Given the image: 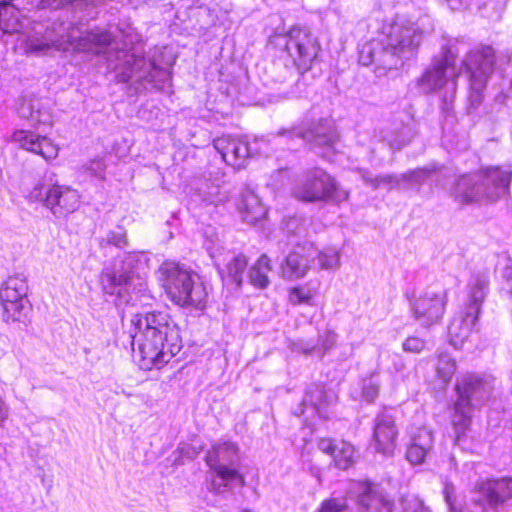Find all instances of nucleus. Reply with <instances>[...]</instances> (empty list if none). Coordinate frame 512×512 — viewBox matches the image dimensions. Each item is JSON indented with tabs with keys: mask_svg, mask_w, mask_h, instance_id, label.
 <instances>
[{
	"mask_svg": "<svg viewBox=\"0 0 512 512\" xmlns=\"http://www.w3.org/2000/svg\"><path fill=\"white\" fill-rule=\"evenodd\" d=\"M134 358L141 370H161L182 349L179 327L165 311L136 314L131 320Z\"/></svg>",
	"mask_w": 512,
	"mask_h": 512,
	"instance_id": "1",
	"label": "nucleus"
},
{
	"mask_svg": "<svg viewBox=\"0 0 512 512\" xmlns=\"http://www.w3.org/2000/svg\"><path fill=\"white\" fill-rule=\"evenodd\" d=\"M157 279L166 297L174 305L190 310H204L208 304L206 284L188 266L165 260L157 269Z\"/></svg>",
	"mask_w": 512,
	"mask_h": 512,
	"instance_id": "2",
	"label": "nucleus"
},
{
	"mask_svg": "<svg viewBox=\"0 0 512 512\" xmlns=\"http://www.w3.org/2000/svg\"><path fill=\"white\" fill-rule=\"evenodd\" d=\"M268 43L274 50L285 52L301 72L311 69L320 51L311 31L301 26H293L286 32H274Z\"/></svg>",
	"mask_w": 512,
	"mask_h": 512,
	"instance_id": "3",
	"label": "nucleus"
},
{
	"mask_svg": "<svg viewBox=\"0 0 512 512\" xmlns=\"http://www.w3.org/2000/svg\"><path fill=\"white\" fill-rule=\"evenodd\" d=\"M340 192L336 178L320 167H311L297 175L290 187L291 197L301 203L335 200Z\"/></svg>",
	"mask_w": 512,
	"mask_h": 512,
	"instance_id": "4",
	"label": "nucleus"
},
{
	"mask_svg": "<svg viewBox=\"0 0 512 512\" xmlns=\"http://www.w3.org/2000/svg\"><path fill=\"white\" fill-rule=\"evenodd\" d=\"M2 319L6 323L25 322L31 311L28 299V284L25 277L8 276L0 286Z\"/></svg>",
	"mask_w": 512,
	"mask_h": 512,
	"instance_id": "5",
	"label": "nucleus"
},
{
	"mask_svg": "<svg viewBox=\"0 0 512 512\" xmlns=\"http://www.w3.org/2000/svg\"><path fill=\"white\" fill-rule=\"evenodd\" d=\"M27 197L31 202L41 203L59 217L75 212L81 203V195L76 189L57 182L50 185L38 183L29 191Z\"/></svg>",
	"mask_w": 512,
	"mask_h": 512,
	"instance_id": "6",
	"label": "nucleus"
},
{
	"mask_svg": "<svg viewBox=\"0 0 512 512\" xmlns=\"http://www.w3.org/2000/svg\"><path fill=\"white\" fill-rule=\"evenodd\" d=\"M416 28L401 21H383L375 41L381 48L393 55H399L406 49L418 45Z\"/></svg>",
	"mask_w": 512,
	"mask_h": 512,
	"instance_id": "7",
	"label": "nucleus"
},
{
	"mask_svg": "<svg viewBox=\"0 0 512 512\" xmlns=\"http://www.w3.org/2000/svg\"><path fill=\"white\" fill-rule=\"evenodd\" d=\"M475 503L482 507L497 509L512 499V476L480 479L474 487Z\"/></svg>",
	"mask_w": 512,
	"mask_h": 512,
	"instance_id": "8",
	"label": "nucleus"
},
{
	"mask_svg": "<svg viewBox=\"0 0 512 512\" xmlns=\"http://www.w3.org/2000/svg\"><path fill=\"white\" fill-rule=\"evenodd\" d=\"M448 302L447 291L427 290L420 296L411 300V309L414 317L426 327L441 321Z\"/></svg>",
	"mask_w": 512,
	"mask_h": 512,
	"instance_id": "9",
	"label": "nucleus"
},
{
	"mask_svg": "<svg viewBox=\"0 0 512 512\" xmlns=\"http://www.w3.org/2000/svg\"><path fill=\"white\" fill-rule=\"evenodd\" d=\"M482 182L485 200L494 202L509 193L512 171L502 166H488L477 170Z\"/></svg>",
	"mask_w": 512,
	"mask_h": 512,
	"instance_id": "10",
	"label": "nucleus"
},
{
	"mask_svg": "<svg viewBox=\"0 0 512 512\" xmlns=\"http://www.w3.org/2000/svg\"><path fill=\"white\" fill-rule=\"evenodd\" d=\"M13 142L28 152L41 156L47 162L56 159L60 147L51 138L41 136L30 130L18 129L11 135Z\"/></svg>",
	"mask_w": 512,
	"mask_h": 512,
	"instance_id": "11",
	"label": "nucleus"
},
{
	"mask_svg": "<svg viewBox=\"0 0 512 512\" xmlns=\"http://www.w3.org/2000/svg\"><path fill=\"white\" fill-rule=\"evenodd\" d=\"M213 145L223 161L235 169L243 168L251 156L249 143L244 137L222 135L214 139Z\"/></svg>",
	"mask_w": 512,
	"mask_h": 512,
	"instance_id": "12",
	"label": "nucleus"
},
{
	"mask_svg": "<svg viewBox=\"0 0 512 512\" xmlns=\"http://www.w3.org/2000/svg\"><path fill=\"white\" fill-rule=\"evenodd\" d=\"M317 247L312 243L298 244L285 258L281 265L282 274L288 279L304 277L315 260Z\"/></svg>",
	"mask_w": 512,
	"mask_h": 512,
	"instance_id": "13",
	"label": "nucleus"
},
{
	"mask_svg": "<svg viewBox=\"0 0 512 512\" xmlns=\"http://www.w3.org/2000/svg\"><path fill=\"white\" fill-rule=\"evenodd\" d=\"M359 485L361 491L357 496V503L365 512H394L392 498L378 483L366 479Z\"/></svg>",
	"mask_w": 512,
	"mask_h": 512,
	"instance_id": "14",
	"label": "nucleus"
},
{
	"mask_svg": "<svg viewBox=\"0 0 512 512\" xmlns=\"http://www.w3.org/2000/svg\"><path fill=\"white\" fill-rule=\"evenodd\" d=\"M399 432L393 416L378 415L372 435V444L376 452L383 455H392L397 447Z\"/></svg>",
	"mask_w": 512,
	"mask_h": 512,
	"instance_id": "15",
	"label": "nucleus"
},
{
	"mask_svg": "<svg viewBox=\"0 0 512 512\" xmlns=\"http://www.w3.org/2000/svg\"><path fill=\"white\" fill-rule=\"evenodd\" d=\"M318 449L332 459L334 467L347 470L356 462V449L346 440L321 437L317 442Z\"/></svg>",
	"mask_w": 512,
	"mask_h": 512,
	"instance_id": "16",
	"label": "nucleus"
},
{
	"mask_svg": "<svg viewBox=\"0 0 512 512\" xmlns=\"http://www.w3.org/2000/svg\"><path fill=\"white\" fill-rule=\"evenodd\" d=\"M452 195L455 201L461 205H469L485 200L478 171L458 176L454 183Z\"/></svg>",
	"mask_w": 512,
	"mask_h": 512,
	"instance_id": "17",
	"label": "nucleus"
},
{
	"mask_svg": "<svg viewBox=\"0 0 512 512\" xmlns=\"http://www.w3.org/2000/svg\"><path fill=\"white\" fill-rule=\"evenodd\" d=\"M300 137L316 147L334 150L339 136L334 125L326 118H320Z\"/></svg>",
	"mask_w": 512,
	"mask_h": 512,
	"instance_id": "18",
	"label": "nucleus"
},
{
	"mask_svg": "<svg viewBox=\"0 0 512 512\" xmlns=\"http://www.w3.org/2000/svg\"><path fill=\"white\" fill-rule=\"evenodd\" d=\"M485 287L486 285L482 281H477L471 287L470 299L466 304L465 312L462 319V322L468 332H470L475 327L479 319L481 307L485 299Z\"/></svg>",
	"mask_w": 512,
	"mask_h": 512,
	"instance_id": "19",
	"label": "nucleus"
},
{
	"mask_svg": "<svg viewBox=\"0 0 512 512\" xmlns=\"http://www.w3.org/2000/svg\"><path fill=\"white\" fill-rule=\"evenodd\" d=\"M273 270L271 258L261 254L248 271L249 283L256 289L264 290L270 285L269 273Z\"/></svg>",
	"mask_w": 512,
	"mask_h": 512,
	"instance_id": "20",
	"label": "nucleus"
},
{
	"mask_svg": "<svg viewBox=\"0 0 512 512\" xmlns=\"http://www.w3.org/2000/svg\"><path fill=\"white\" fill-rule=\"evenodd\" d=\"M205 462L210 471L222 481H236L240 486H245L244 475L233 466L221 464L217 453L207 454Z\"/></svg>",
	"mask_w": 512,
	"mask_h": 512,
	"instance_id": "21",
	"label": "nucleus"
},
{
	"mask_svg": "<svg viewBox=\"0 0 512 512\" xmlns=\"http://www.w3.org/2000/svg\"><path fill=\"white\" fill-rule=\"evenodd\" d=\"M472 409V404H464L461 402H454L453 404V409L451 413V424L458 439L464 436L471 426Z\"/></svg>",
	"mask_w": 512,
	"mask_h": 512,
	"instance_id": "22",
	"label": "nucleus"
},
{
	"mask_svg": "<svg viewBox=\"0 0 512 512\" xmlns=\"http://www.w3.org/2000/svg\"><path fill=\"white\" fill-rule=\"evenodd\" d=\"M239 210L245 221L254 224L259 220L265 218L266 209L258 196L253 193L243 195Z\"/></svg>",
	"mask_w": 512,
	"mask_h": 512,
	"instance_id": "23",
	"label": "nucleus"
},
{
	"mask_svg": "<svg viewBox=\"0 0 512 512\" xmlns=\"http://www.w3.org/2000/svg\"><path fill=\"white\" fill-rule=\"evenodd\" d=\"M425 440L421 443L416 441V438L412 440L406 450V459L413 465H420L424 463L428 451L431 448L432 436L429 432H425Z\"/></svg>",
	"mask_w": 512,
	"mask_h": 512,
	"instance_id": "24",
	"label": "nucleus"
},
{
	"mask_svg": "<svg viewBox=\"0 0 512 512\" xmlns=\"http://www.w3.org/2000/svg\"><path fill=\"white\" fill-rule=\"evenodd\" d=\"M19 11L12 2H0V26L5 33H14L20 27Z\"/></svg>",
	"mask_w": 512,
	"mask_h": 512,
	"instance_id": "25",
	"label": "nucleus"
},
{
	"mask_svg": "<svg viewBox=\"0 0 512 512\" xmlns=\"http://www.w3.org/2000/svg\"><path fill=\"white\" fill-rule=\"evenodd\" d=\"M316 292L317 287L298 284L288 288L287 299L292 305H312Z\"/></svg>",
	"mask_w": 512,
	"mask_h": 512,
	"instance_id": "26",
	"label": "nucleus"
},
{
	"mask_svg": "<svg viewBox=\"0 0 512 512\" xmlns=\"http://www.w3.org/2000/svg\"><path fill=\"white\" fill-rule=\"evenodd\" d=\"M473 61L477 69L485 75H490L496 64L495 51L491 46H483L473 54Z\"/></svg>",
	"mask_w": 512,
	"mask_h": 512,
	"instance_id": "27",
	"label": "nucleus"
},
{
	"mask_svg": "<svg viewBox=\"0 0 512 512\" xmlns=\"http://www.w3.org/2000/svg\"><path fill=\"white\" fill-rule=\"evenodd\" d=\"M480 386V381L471 376L464 377L455 386L457 393V400L455 402H461L464 404H472L471 397L477 391Z\"/></svg>",
	"mask_w": 512,
	"mask_h": 512,
	"instance_id": "28",
	"label": "nucleus"
},
{
	"mask_svg": "<svg viewBox=\"0 0 512 512\" xmlns=\"http://www.w3.org/2000/svg\"><path fill=\"white\" fill-rule=\"evenodd\" d=\"M248 266V258L245 255L235 256L227 265L228 275L239 287L243 283V274Z\"/></svg>",
	"mask_w": 512,
	"mask_h": 512,
	"instance_id": "29",
	"label": "nucleus"
},
{
	"mask_svg": "<svg viewBox=\"0 0 512 512\" xmlns=\"http://www.w3.org/2000/svg\"><path fill=\"white\" fill-rule=\"evenodd\" d=\"M317 512H352L349 503L344 498L329 497L324 499Z\"/></svg>",
	"mask_w": 512,
	"mask_h": 512,
	"instance_id": "30",
	"label": "nucleus"
},
{
	"mask_svg": "<svg viewBox=\"0 0 512 512\" xmlns=\"http://www.w3.org/2000/svg\"><path fill=\"white\" fill-rule=\"evenodd\" d=\"M315 259H317L318 265L321 269H329L336 267L339 264L340 256L337 251L331 248L321 251L317 249Z\"/></svg>",
	"mask_w": 512,
	"mask_h": 512,
	"instance_id": "31",
	"label": "nucleus"
},
{
	"mask_svg": "<svg viewBox=\"0 0 512 512\" xmlns=\"http://www.w3.org/2000/svg\"><path fill=\"white\" fill-rule=\"evenodd\" d=\"M131 276L126 271L107 270L102 274V281L110 287H118L130 283Z\"/></svg>",
	"mask_w": 512,
	"mask_h": 512,
	"instance_id": "32",
	"label": "nucleus"
},
{
	"mask_svg": "<svg viewBox=\"0 0 512 512\" xmlns=\"http://www.w3.org/2000/svg\"><path fill=\"white\" fill-rule=\"evenodd\" d=\"M86 40L96 45L107 46L112 42V37L107 31H91L87 33Z\"/></svg>",
	"mask_w": 512,
	"mask_h": 512,
	"instance_id": "33",
	"label": "nucleus"
},
{
	"mask_svg": "<svg viewBox=\"0 0 512 512\" xmlns=\"http://www.w3.org/2000/svg\"><path fill=\"white\" fill-rule=\"evenodd\" d=\"M403 349L411 353H419L425 348V341L416 336H410L403 342Z\"/></svg>",
	"mask_w": 512,
	"mask_h": 512,
	"instance_id": "34",
	"label": "nucleus"
},
{
	"mask_svg": "<svg viewBox=\"0 0 512 512\" xmlns=\"http://www.w3.org/2000/svg\"><path fill=\"white\" fill-rule=\"evenodd\" d=\"M378 393H379V385L376 383L370 382L363 386L362 394H363V397L367 401H370V402L374 401V399L377 397Z\"/></svg>",
	"mask_w": 512,
	"mask_h": 512,
	"instance_id": "35",
	"label": "nucleus"
},
{
	"mask_svg": "<svg viewBox=\"0 0 512 512\" xmlns=\"http://www.w3.org/2000/svg\"><path fill=\"white\" fill-rule=\"evenodd\" d=\"M55 46L53 43H36L34 41H29L27 44V52L28 53H37L41 51L48 50Z\"/></svg>",
	"mask_w": 512,
	"mask_h": 512,
	"instance_id": "36",
	"label": "nucleus"
},
{
	"mask_svg": "<svg viewBox=\"0 0 512 512\" xmlns=\"http://www.w3.org/2000/svg\"><path fill=\"white\" fill-rule=\"evenodd\" d=\"M450 68H454V62L448 56L443 57L442 60L438 63V65L435 67L436 71L440 75H444L446 71Z\"/></svg>",
	"mask_w": 512,
	"mask_h": 512,
	"instance_id": "37",
	"label": "nucleus"
},
{
	"mask_svg": "<svg viewBox=\"0 0 512 512\" xmlns=\"http://www.w3.org/2000/svg\"><path fill=\"white\" fill-rule=\"evenodd\" d=\"M360 58L365 65H367L373 61V58L371 56V47L370 46H364L362 48V50L360 52Z\"/></svg>",
	"mask_w": 512,
	"mask_h": 512,
	"instance_id": "38",
	"label": "nucleus"
},
{
	"mask_svg": "<svg viewBox=\"0 0 512 512\" xmlns=\"http://www.w3.org/2000/svg\"><path fill=\"white\" fill-rule=\"evenodd\" d=\"M326 340H327V342H329V345L325 346L326 348H330V347L334 346V344H335V334H334V332L328 331L326 333Z\"/></svg>",
	"mask_w": 512,
	"mask_h": 512,
	"instance_id": "39",
	"label": "nucleus"
},
{
	"mask_svg": "<svg viewBox=\"0 0 512 512\" xmlns=\"http://www.w3.org/2000/svg\"><path fill=\"white\" fill-rule=\"evenodd\" d=\"M47 125H48L49 127H51V126H52V122H51V121H50V122H48V123H47Z\"/></svg>",
	"mask_w": 512,
	"mask_h": 512,
	"instance_id": "40",
	"label": "nucleus"
}]
</instances>
